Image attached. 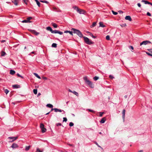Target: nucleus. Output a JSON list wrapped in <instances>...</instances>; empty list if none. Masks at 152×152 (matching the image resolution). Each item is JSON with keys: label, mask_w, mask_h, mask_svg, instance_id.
<instances>
[{"label": "nucleus", "mask_w": 152, "mask_h": 152, "mask_svg": "<svg viewBox=\"0 0 152 152\" xmlns=\"http://www.w3.org/2000/svg\"><path fill=\"white\" fill-rule=\"evenodd\" d=\"M17 75L19 77H20L21 78H22V79H23L24 78V77L23 76H21L19 73H17Z\"/></svg>", "instance_id": "nucleus-38"}, {"label": "nucleus", "mask_w": 152, "mask_h": 152, "mask_svg": "<svg viewBox=\"0 0 152 152\" xmlns=\"http://www.w3.org/2000/svg\"><path fill=\"white\" fill-rule=\"evenodd\" d=\"M43 3H45L46 4L48 3V2L46 1H44Z\"/></svg>", "instance_id": "nucleus-57"}, {"label": "nucleus", "mask_w": 152, "mask_h": 152, "mask_svg": "<svg viewBox=\"0 0 152 152\" xmlns=\"http://www.w3.org/2000/svg\"><path fill=\"white\" fill-rule=\"evenodd\" d=\"M95 144L98 147H100V148H102L101 146H99L98 145V143L96 142H95Z\"/></svg>", "instance_id": "nucleus-49"}, {"label": "nucleus", "mask_w": 152, "mask_h": 152, "mask_svg": "<svg viewBox=\"0 0 152 152\" xmlns=\"http://www.w3.org/2000/svg\"><path fill=\"white\" fill-rule=\"evenodd\" d=\"M42 132V133H44L46 131V128H45V127L41 129Z\"/></svg>", "instance_id": "nucleus-25"}, {"label": "nucleus", "mask_w": 152, "mask_h": 152, "mask_svg": "<svg viewBox=\"0 0 152 152\" xmlns=\"http://www.w3.org/2000/svg\"><path fill=\"white\" fill-rule=\"evenodd\" d=\"M92 37L93 38H96V36H94V35H93V36H92Z\"/></svg>", "instance_id": "nucleus-61"}, {"label": "nucleus", "mask_w": 152, "mask_h": 152, "mask_svg": "<svg viewBox=\"0 0 152 152\" xmlns=\"http://www.w3.org/2000/svg\"><path fill=\"white\" fill-rule=\"evenodd\" d=\"M142 2H144L145 4H148L149 2H148L147 1H146V0H142Z\"/></svg>", "instance_id": "nucleus-27"}, {"label": "nucleus", "mask_w": 152, "mask_h": 152, "mask_svg": "<svg viewBox=\"0 0 152 152\" xmlns=\"http://www.w3.org/2000/svg\"><path fill=\"white\" fill-rule=\"evenodd\" d=\"M55 108H52L51 109V111H52L53 110H54L55 111Z\"/></svg>", "instance_id": "nucleus-62"}, {"label": "nucleus", "mask_w": 152, "mask_h": 152, "mask_svg": "<svg viewBox=\"0 0 152 152\" xmlns=\"http://www.w3.org/2000/svg\"><path fill=\"white\" fill-rule=\"evenodd\" d=\"M104 113H103V112H100L99 113H100V114H99V116L100 117H102V115H103V114Z\"/></svg>", "instance_id": "nucleus-46"}, {"label": "nucleus", "mask_w": 152, "mask_h": 152, "mask_svg": "<svg viewBox=\"0 0 152 152\" xmlns=\"http://www.w3.org/2000/svg\"><path fill=\"white\" fill-rule=\"evenodd\" d=\"M125 112H126L125 110V109H124L123 110V111L122 112V118H123V119H124L125 118Z\"/></svg>", "instance_id": "nucleus-10"}, {"label": "nucleus", "mask_w": 152, "mask_h": 152, "mask_svg": "<svg viewBox=\"0 0 152 152\" xmlns=\"http://www.w3.org/2000/svg\"><path fill=\"white\" fill-rule=\"evenodd\" d=\"M71 30L74 33L76 34L80 37H83V35L80 30L74 28H72Z\"/></svg>", "instance_id": "nucleus-2"}, {"label": "nucleus", "mask_w": 152, "mask_h": 152, "mask_svg": "<svg viewBox=\"0 0 152 152\" xmlns=\"http://www.w3.org/2000/svg\"><path fill=\"white\" fill-rule=\"evenodd\" d=\"M40 127L41 129L43 128L44 127V125L43 124L41 123L40 124Z\"/></svg>", "instance_id": "nucleus-34"}, {"label": "nucleus", "mask_w": 152, "mask_h": 152, "mask_svg": "<svg viewBox=\"0 0 152 152\" xmlns=\"http://www.w3.org/2000/svg\"><path fill=\"white\" fill-rule=\"evenodd\" d=\"M52 25L54 28H56L57 26L56 24L54 23H52Z\"/></svg>", "instance_id": "nucleus-24"}, {"label": "nucleus", "mask_w": 152, "mask_h": 152, "mask_svg": "<svg viewBox=\"0 0 152 152\" xmlns=\"http://www.w3.org/2000/svg\"><path fill=\"white\" fill-rule=\"evenodd\" d=\"M15 73V71L11 70L10 71V74L12 75H14Z\"/></svg>", "instance_id": "nucleus-17"}, {"label": "nucleus", "mask_w": 152, "mask_h": 152, "mask_svg": "<svg viewBox=\"0 0 152 152\" xmlns=\"http://www.w3.org/2000/svg\"><path fill=\"white\" fill-rule=\"evenodd\" d=\"M138 152H143V151L142 150H140Z\"/></svg>", "instance_id": "nucleus-63"}, {"label": "nucleus", "mask_w": 152, "mask_h": 152, "mask_svg": "<svg viewBox=\"0 0 152 152\" xmlns=\"http://www.w3.org/2000/svg\"><path fill=\"white\" fill-rule=\"evenodd\" d=\"M9 91L7 89H5L4 90V92L5 94H7L9 92Z\"/></svg>", "instance_id": "nucleus-32"}, {"label": "nucleus", "mask_w": 152, "mask_h": 152, "mask_svg": "<svg viewBox=\"0 0 152 152\" xmlns=\"http://www.w3.org/2000/svg\"><path fill=\"white\" fill-rule=\"evenodd\" d=\"M148 4H150L152 6V3L151 2H149Z\"/></svg>", "instance_id": "nucleus-64"}, {"label": "nucleus", "mask_w": 152, "mask_h": 152, "mask_svg": "<svg viewBox=\"0 0 152 152\" xmlns=\"http://www.w3.org/2000/svg\"><path fill=\"white\" fill-rule=\"evenodd\" d=\"M33 91L34 94H37V89H34Z\"/></svg>", "instance_id": "nucleus-28"}, {"label": "nucleus", "mask_w": 152, "mask_h": 152, "mask_svg": "<svg viewBox=\"0 0 152 152\" xmlns=\"http://www.w3.org/2000/svg\"><path fill=\"white\" fill-rule=\"evenodd\" d=\"M36 2L37 4L39 7L40 6V3L38 1V0H34Z\"/></svg>", "instance_id": "nucleus-23"}, {"label": "nucleus", "mask_w": 152, "mask_h": 152, "mask_svg": "<svg viewBox=\"0 0 152 152\" xmlns=\"http://www.w3.org/2000/svg\"><path fill=\"white\" fill-rule=\"evenodd\" d=\"M6 54V53L4 51L1 52V56H4Z\"/></svg>", "instance_id": "nucleus-33"}, {"label": "nucleus", "mask_w": 152, "mask_h": 152, "mask_svg": "<svg viewBox=\"0 0 152 152\" xmlns=\"http://www.w3.org/2000/svg\"><path fill=\"white\" fill-rule=\"evenodd\" d=\"M58 109H57L56 108H55V112H58Z\"/></svg>", "instance_id": "nucleus-50"}, {"label": "nucleus", "mask_w": 152, "mask_h": 152, "mask_svg": "<svg viewBox=\"0 0 152 152\" xmlns=\"http://www.w3.org/2000/svg\"><path fill=\"white\" fill-rule=\"evenodd\" d=\"M5 42V40H2L1 41V43H3Z\"/></svg>", "instance_id": "nucleus-59"}, {"label": "nucleus", "mask_w": 152, "mask_h": 152, "mask_svg": "<svg viewBox=\"0 0 152 152\" xmlns=\"http://www.w3.org/2000/svg\"><path fill=\"white\" fill-rule=\"evenodd\" d=\"M72 8L74 10H76L77 12L79 13V12H80V9L77 6H75L72 7Z\"/></svg>", "instance_id": "nucleus-5"}, {"label": "nucleus", "mask_w": 152, "mask_h": 152, "mask_svg": "<svg viewBox=\"0 0 152 152\" xmlns=\"http://www.w3.org/2000/svg\"><path fill=\"white\" fill-rule=\"evenodd\" d=\"M106 39L107 40H110V37L109 35H107L106 37Z\"/></svg>", "instance_id": "nucleus-35"}, {"label": "nucleus", "mask_w": 152, "mask_h": 152, "mask_svg": "<svg viewBox=\"0 0 152 152\" xmlns=\"http://www.w3.org/2000/svg\"><path fill=\"white\" fill-rule=\"evenodd\" d=\"M151 43V42L149 41H143L140 43V45L141 46L142 45H146L148 43Z\"/></svg>", "instance_id": "nucleus-4"}, {"label": "nucleus", "mask_w": 152, "mask_h": 152, "mask_svg": "<svg viewBox=\"0 0 152 152\" xmlns=\"http://www.w3.org/2000/svg\"><path fill=\"white\" fill-rule=\"evenodd\" d=\"M19 1V0H14L13 1H12V2L15 5L17 6L18 5V2Z\"/></svg>", "instance_id": "nucleus-11"}, {"label": "nucleus", "mask_w": 152, "mask_h": 152, "mask_svg": "<svg viewBox=\"0 0 152 152\" xmlns=\"http://www.w3.org/2000/svg\"><path fill=\"white\" fill-rule=\"evenodd\" d=\"M68 91L72 93L75 95H76L77 96H78V93L75 91H72L70 89H68Z\"/></svg>", "instance_id": "nucleus-8"}, {"label": "nucleus", "mask_w": 152, "mask_h": 152, "mask_svg": "<svg viewBox=\"0 0 152 152\" xmlns=\"http://www.w3.org/2000/svg\"><path fill=\"white\" fill-rule=\"evenodd\" d=\"M148 50L151 53H152V49H148Z\"/></svg>", "instance_id": "nucleus-53"}, {"label": "nucleus", "mask_w": 152, "mask_h": 152, "mask_svg": "<svg viewBox=\"0 0 152 152\" xmlns=\"http://www.w3.org/2000/svg\"><path fill=\"white\" fill-rule=\"evenodd\" d=\"M23 1L26 4H27V1H28V0H23Z\"/></svg>", "instance_id": "nucleus-43"}, {"label": "nucleus", "mask_w": 152, "mask_h": 152, "mask_svg": "<svg viewBox=\"0 0 152 152\" xmlns=\"http://www.w3.org/2000/svg\"><path fill=\"white\" fill-rule=\"evenodd\" d=\"M30 145L28 146H26V148H25L26 150L27 151L30 148Z\"/></svg>", "instance_id": "nucleus-29"}, {"label": "nucleus", "mask_w": 152, "mask_h": 152, "mask_svg": "<svg viewBox=\"0 0 152 152\" xmlns=\"http://www.w3.org/2000/svg\"><path fill=\"white\" fill-rule=\"evenodd\" d=\"M146 53L148 56H150L152 57V54H151L150 53L146 52Z\"/></svg>", "instance_id": "nucleus-41"}, {"label": "nucleus", "mask_w": 152, "mask_h": 152, "mask_svg": "<svg viewBox=\"0 0 152 152\" xmlns=\"http://www.w3.org/2000/svg\"><path fill=\"white\" fill-rule=\"evenodd\" d=\"M147 15L148 16H151V14L149 12H148L147 13Z\"/></svg>", "instance_id": "nucleus-44"}, {"label": "nucleus", "mask_w": 152, "mask_h": 152, "mask_svg": "<svg viewBox=\"0 0 152 152\" xmlns=\"http://www.w3.org/2000/svg\"><path fill=\"white\" fill-rule=\"evenodd\" d=\"M87 110H88L90 112H94V111L92 110H91V109H87Z\"/></svg>", "instance_id": "nucleus-51"}, {"label": "nucleus", "mask_w": 152, "mask_h": 152, "mask_svg": "<svg viewBox=\"0 0 152 152\" xmlns=\"http://www.w3.org/2000/svg\"><path fill=\"white\" fill-rule=\"evenodd\" d=\"M130 47V48L132 50H133L134 49L133 47L132 46H129Z\"/></svg>", "instance_id": "nucleus-56"}, {"label": "nucleus", "mask_w": 152, "mask_h": 152, "mask_svg": "<svg viewBox=\"0 0 152 152\" xmlns=\"http://www.w3.org/2000/svg\"><path fill=\"white\" fill-rule=\"evenodd\" d=\"M86 12L84 10L80 9V12H79V14H85L86 13Z\"/></svg>", "instance_id": "nucleus-12"}, {"label": "nucleus", "mask_w": 152, "mask_h": 152, "mask_svg": "<svg viewBox=\"0 0 152 152\" xmlns=\"http://www.w3.org/2000/svg\"><path fill=\"white\" fill-rule=\"evenodd\" d=\"M11 147L13 149H15L18 148V146L17 144L15 143H13Z\"/></svg>", "instance_id": "nucleus-7"}, {"label": "nucleus", "mask_w": 152, "mask_h": 152, "mask_svg": "<svg viewBox=\"0 0 152 152\" xmlns=\"http://www.w3.org/2000/svg\"><path fill=\"white\" fill-rule=\"evenodd\" d=\"M58 112H63V114H65V112L64 110H61L60 109H59V110H58Z\"/></svg>", "instance_id": "nucleus-36"}, {"label": "nucleus", "mask_w": 152, "mask_h": 152, "mask_svg": "<svg viewBox=\"0 0 152 152\" xmlns=\"http://www.w3.org/2000/svg\"><path fill=\"white\" fill-rule=\"evenodd\" d=\"M56 125L57 126H60L62 125V124L60 123H58L56 124Z\"/></svg>", "instance_id": "nucleus-45"}, {"label": "nucleus", "mask_w": 152, "mask_h": 152, "mask_svg": "<svg viewBox=\"0 0 152 152\" xmlns=\"http://www.w3.org/2000/svg\"><path fill=\"white\" fill-rule=\"evenodd\" d=\"M99 78V77L97 76H95L94 77L93 79L94 80L96 81Z\"/></svg>", "instance_id": "nucleus-31"}, {"label": "nucleus", "mask_w": 152, "mask_h": 152, "mask_svg": "<svg viewBox=\"0 0 152 152\" xmlns=\"http://www.w3.org/2000/svg\"><path fill=\"white\" fill-rule=\"evenodd\" d=\"M112 12L113 14L114 15H117L118 14V13L116 12H115L113 10L112 11Z\"/></svg>", "instance_id": "nucleus-37"}, {"label": "nucleus", "mask_w": 152, "mask_h": 152, "mask_svg": "<svg viewBox=\"0 0 152 152\" xmlns=\"http://www.w3.org/2000/svg\"><path fill=\"white\" fill-rule=\"evenodd\" d=\"M67 121V119L66 117H64L63 118V121H65L66 122Z\"/></svg>", "instance_id": "nucleus-40"}, {"label": "nucleus", "mask_w": 152, "mask_h": 152, "mask_svg": "<svg viewBox=\"0 0 152 152\" xmlns=\"http://www.w3.org/2000/svg\"><path fill=\"white\" fill-rule=\"evenodd\" d=\"M106 121V119L105 117L102 118L101 120L100 121V122L101 124L104 123Z\"/></svg>", "instance_id": "nucleus-13"}, {"label": "nucleus", "mask_w": 152, "mask_h": 152, "mask_svg": "<svg viewBox=\"0 0 152 152\" xmlns=\"http://www.w3.org/2000/svg\"><path fill=\"white\" fill-rule=\"evenodd\" d=\"M22 22L23 23H28V21H27V20H23Z\"/></svg>", "instance_id": "nucleus-47"}, {"label": "nucleus", "mask_w": 152, "mask_h": 152, "mask_svg": "<svg viewBox=\"0 0 152 152\" xmlns=\"http://www.w3.org/2000/svg\"><path fill=\"white\" fill-rule=\"evenodd\" d=\"M19 86L18 85H15L12 86V87L14 88H19Z\"/></svg>", "instance_id": "nucleus-20"}, {"label": "nucleus", "mask_w": 152, "mask_h": 152, "mask_svg": "<svg viewBox=\"0 0 152 152\" xmlns=\"http://www.w3.org/2000/svg\"><path fill=\"white\" fill-rule=\"evenodd\" d=\"M137 6L139 7H141V4L140 3H138L137 4Z\"/></svg>", "instance_id": "nucleus-54"}, {"label": "nucleus", "mask_w": 152, "mask_h": 152, "mask_svg": "<svg viewBox=\"0 0 152 152\" xmlns=\"http://www.w3.org/2000/svg\"><path fill=\"white\" fill-rule=\"evenodd\" d=\"M43 78L45 80H47V77H43Z\"/></svg>", "instance_id": "nucleus-55"}, {"label": "nucleus", "mask_w": 152, "mask_h": 152, "mask_svg": "<svg viewBox=\"0 0 152 152\" xmlns=\"http://www.w3.org/2000/svg\"><path fill=\"white\" fill-rule=\"evenodd\" d=\"M18 138L17 137H9L8 138L11 139L12 140L10 141V142H12L16 140Z\"/></svg>", "instance_id": "nucleus-6"}, {"label": "nucleus", "mask_w": 152, "mask_h": 152, "mask_svg": "<svg viewBox=\"0 0 152 152\" xmlns=\"http://www.w3.org/2000/svg\"><path fill=\"white\" fill-rule=\"evenodd\" d=\"M57 33L60 35H62L63 34V33L62 32L59 31H58Z\"/></svg>", "instance_id": "nucleus-42"}, {"label": "nucleus", "mask_w": 152, "mask_h": 152, "mask_svg": "<svg viewBox=\"0 0 152 152\" xmlns=\"http://www.w3.org/2000/svg\"><path fill=\"white\" fill-rule=\"evenodd\" d=\"M99 27H105V26L103 24V23L102 22H100L99 23Z\"/></svg>", "instance_id": "nucleus-14"}, {"label": "nucleus", "mask_w": 152, "mask_h": 152, "mask_svg": "<svg viewBox=\"0 0 152 152\" xmlns=\"http://www.w3.org/2000/svg\"><path fill=\"white\" fill-rule=\"evenodd\" d=\"M52 47L53 48H56L57 47V44L55 43H53L52 45Z\"/></svg>", "instance_id": "nucleus-26"}, {"label": "nucleus", "mask_w": 152, "mask_h": 152, "mask_svg": "<svg viewBox=\"0 0 152 152\" xmlns=\"http://www.w3.org/2000/svg\"><path fill=\"white\" fill-rule=\"evenodd\" d=\"M83 79L85 81V83L89 87L91 88H94V85L91 81L88 79L87 77H83Z\"/></svg>", "instance_id": "nucleus-1"}, {"label": "nucleus", "mask_w": 152, "mask_h": 152, "mask_svg": "<svg viewBox=\"0 0 152 152\" xmlns=\"http://www.w3.org/2000/svg\"><path fill=\"white\" fill-rule=\"evenodd\" d=\"M73 125L74 124L72 122H71L69 123V126H73Z\"/></svg>", "instance_id": "nucleus-39"}, {"label": "nucleus", "mask_w": 152, "mask_h": 152, "mask_svg": "<svg viewBox=\"0 0 152 152\" xmlns=\"http://www.w3.org/2000/svg\"><path fill=\"white\" fill-rule=\"evenodd\" d=\"M83 38L85 42L87 44L91 45L93 43L91 40H90V39L86 37H83Z\"/></svg>", "instance_id": "nucleus-3"}, {"label": "nucleus", "mask_w": 152, "mask_h": 152, "mask_svg": "<svg viewBox=\"0 0 152 152\" xmlns=\"http://www.w3.org/2000/svg\"><path fill=\"white\" fill-rule=\"evenodd\" d=\"M58 31L57 30H52L51 33H53V34H56V33H57Z\"/></svg>", "instance_id": "nucleus-30"}, {"label": "nucleus", "mask_w": 152, "mask_h": 152, "mask_svg": "<svg viewBox=\"0 0 152 152\" xmlns=\"http://www.w3.org/2000/svg\"><path fill=\"white\" fill-rule=\"evenodd\" d=\"M120 13H123V12L122 11H121V10H120L118 11Z\"/></svg>", "instance_id": "nucleus-60"}, {"label": "nucleus", "mask_w": 152, "mask_h": 152, "mask_svg": "<svg viewBox=\"0 0 152 152\" xmlns=\"http://www.w3.org/2000/svg\"><path fill=\"white\" fill-rule=\"evenodd\" d=\"M109 77L111 79H113V78H114V77H113V76L111 75H110Z\"/></svg>", "instance_id": "nucleus-48"}, {"label": "nucleus", "mask_w": 152, "mask_h": 152, "mask_svg": "<svg viewBox=\"0 0 152 152\" xmlns=\"http://www.w3.org/2000/svg\"><path fill=\"white\" fill-rule=\"evenodd\" d=\"M34 75L36 76L39 79H41V77H40V76H39L38 75V74H37V73H34Z\"/></svg>", "instance_id": "nucleus-21"}, {"label": "nucleus", "mask_w": 152, "mask_h": 152, "mask_svg": "<svg viewBox=\"0 0 152 152\" xmlns=\"http://www.w3.org/2000/svg\"><path fill=\"white\" fill-rule=\"evenodd\" d=\"M68 144L69 145V146H72V147H74V145H73V144Z\"/></svg>", "instance_id": "nucleus-52"}, {"label": "nucleus", "mask_w": 152, "mask_h": 152, "mask_svg": "<svg viewBox=\"0 0 152 152\" xmlns=\"http://www.w3.org/2000/svg\"><path fill=\"white\" fill-rule=\"evenodd\" d=\"M32 19V17H29L28 18H27V20L28 21V23H30L31 22L30 20Z\"/></svg>", "instance_id": "nucleus-19"}, {"label": "nucleus", "mask_w": 152, "mask_h": 152, "mask_svg": "<svg viewBox=\"0 0 152 152\" xmlns=\"http://www.w3.org/2000/svg\"><path fill=\"white\" fill-rule=\"evenodd\" d=\"M46 106L50 108H52L53 107V105L50 104H47Z\"/></svg>", "instance_id": "nucleus-18"}, {"label": "nucleus", "mask_w": 152, "mask_h": 152, "mask_svg": "<svg viewBox=\"0 0 152 152\" xmlns=\"http://www.w3.org/2000/svg\"><path fill=\"white\" fill-rule=\"evenodd\" d=\"M125 19L126 20H128L130 21L132 20L130 16H126L125 17Z\"/></svg>", "instance_id": "nucleus-9"}, {"label": "nucleus", "mask_w": 152, "mask_h": 152, "mask_svg": "<svg viewBox=\"0 0 152 152\" xmlns=\"http://www.w3.org/2000/svg\"><path fill=\"white\" fill-rule=\"evenodd\" d=\"M89 35L91 36L92 37L93 36V34L91 33H90Z\"/></svg>", "instance_id": "nucleus-58"}, {"label": "nucleus", "mask_w": 152, "mask_h": 152, "mask_svg": "<svg viewBox=\"0 0 152 152\" xmlns=\"http://www.w3.org/2000/svg\"><path fill=\"white\" fill-rule=\"evenodd\" d=\"M46 29L47 30L51 32H52V30H53L52 28H51V27H50V26H48V27H47L46 28Z\"/></svg>", "instance_id": "nucleus-16"}, {"label": "nucleus", "mask_w": 152, "mask_h": 152, "mask_svg": "<svg viewBox=\"0 0 152 152\" xmlns=\"http://www.w3.org/2000/svg\"><path fill=\"white\" fill-rule=\"evenodd\" d=\"M96 22H94L91 25V26H90V27L91 28L93 27L96 26Z\"/></svg>", "instance_id": "nucleus-22"}, {"label": "nucleus", "mask_w": 152, "mask_h": 152, "mask_svg": "<svg viewBox=\"0 0 152 152\" xmlns=\"http://www.w3.org/2000/svg\"><path fill=\"white\" fill-rule=\"evenodd\" d=\"M72 32H73V31H64V33H69L71 35H73Z\"/></svg>", "instance_id": "nucleus-15"}]
</instances>
